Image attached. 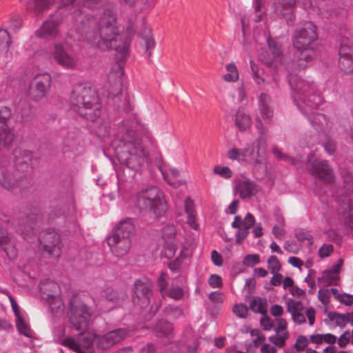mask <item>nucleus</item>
Instances as JSON below:
<instances>
[{
  "label": "nucleus",
  "instance_id": "1",
  "mask_svg": "<svg viewBox=\"0 0 353 353\" xmlns=\"http://www.w3.org/2000/svg\"><path fill=\"white\" fill-rule=\"evenodd\" d=\"M81 32L84 41L91 48L101 51L114 49L118 59L123 63L125 61L130 41L121 34L113 10H105L97 20L88 18L81 21Z\"/></svg>",
  "mask_w": 353,
  "mask_h": 353
},
{
  "label": "nucleus",
  "instance_id": "2",
  "mask_svg": "<svg viewBox=\"0 0 353 353\" xmlns=\"http://www.w3.org/2000/svg\"><path fill=\"white\" fill-rule=\"evenodd\" d=\"M120 132L122 136L115 149L119 161L135 172H140L148 160L149 152L134 130H128L123 134L122 128Z\"/></svg>",
  "mask_w": 353,
  "mask_h": 353
},
{
  "label": "nucleus",
  "instance_id": "3",
  "mask_svg": "<svg viewBox=\"0 0 353 353\" xmlns=\"http://www.w3.org/2000/svg\"><path fill=\"white\" fill-rule=\"evenodd\" d=\"M70 101L74 111L82 117L94 121L101 115L98 93L90 86L82 83L76 85Z\"/></svg>",
  "mask_w": 353,
  "mask_h": 353
},
{
  "label": "nucleus",
  "instance_id": "4",
  "mask_svg": "<svg viewBox=\"0 0 353 353\" xmlns=\"http://www.w3.org/2000/svg\"><path fill=\"white\" fill-rule=\"evenodd\" d=\"M259 137L245 148V163L252 165L256 177L263 178L268 172L266 164L267 142L262 122L256 125Z\"/></svg>",
  "mask_w": 353,
  "mask_h": 353
},
{
  "label": "nucleus",
  "instance_id": "5",
  "mask_svg": "<svg viewBox=\"0 0 353 353\" xmlns=\"http://www.w3.org/2000/svg\"><path fill=\"white\" fill-rule=\"evenodd\" d=\"M135 205L141 212L157 219L163 216L168 210L164 194L157 186H148L137 192Z\"/></svg>",
  "mask_w": 353,
  "mask_h": 353
},
{
  "label": "nucleus",
  "instance_id": "6",
  "mask_svg": "<svg viewBox=\"0 0 353 353\" xmlns=\"http://www.w3.org/2000/svg\"><path fill=\"white\" fill-rule=\"evenodd\" d=\"M316 27L312 22H307L304 26L296 30L294 34L293 45L300 52L298 57L297 67L305 69L307 63L312 61L316 54L312 46V43L317 39Z\"/></svg>",
  "mask_w": 353,
  "mask_h": 353
},
{
  "label": "nucleus",
  "instance_id": "7",
  "mask_svg": "<svg viewBox=\"0 0 353 353\" xmlns=\"http://www.w3.org/2000/svg\"><path fill=\"white\" fill-rule=\"evenodd\" d=\"M163 245L162 254L168 258H172L176 253L178 246L181 250L179 257L187 258L191 255L192 244L187 241L181 231H177L173 225H168L162 230Z\"/></svg>",
  "mask_w": 353,
  "mask_h": 353
},
{
  "label": "nucleus",
  "instance_id": "8",
  "mask_svg": "<svg viewBox=\"0 0 353 353\" xmlns=\"http://www.w3.org/2000/svg\"><path fill=\"white\" fill-rule=\"evenodd\" d=\"M69 322L78 332H83L88 327L91 316L89 307L82 303H71L68 313Z\"/></svg>",
  "mask_w": 353,
  "mask_h": 353
},
{
  "label": "nucleus",
  "instance_id": "9",
  "mask_svg": "<svg viewBox=\"0 0 353 353\" xmlns=\"http://www.w3.org/2000/svg\"><path fill=\"white\" fill-rule=\"evenodd\" d=\"M261 325L265 330H270L274 328L275 334L269 337V341L279 347H283L285 341L289 338V332L287 330V321L284 319H277L274 323L270 319L263 316L261 319Z\"/></svg>",
  "mask_w": 353,
  "mask_h": 353
},
{
  "label": "nucleus",
  "instance_id": "10",
  "mask_svg": "<svg viewBox=\"0 0 353 353\" xmlns=\"http://www.w3.org/2000/svg\"><path fill=\"white\" fill-rule=\"evenodd\" d=\"M54 61L66 70H74L79 62L77 55L73 50H67L62 43H54L50 52Z\"/></svg>",
  "mask_w": 353,
  "mask_h": 353
},
{
  "label": "nucleus",
  "instance_id": "11",
  "mask_svg": "<svg viewBox=\"0 0 353 353\" xmlns=\"http://www.w3.org/2000/svg\"><path fill=\"white\" fill-rule=\"evenodd\" d=\"M96 341V334L83 333L77 341L72 336H67L61 344L77 353H92L94 350V341Z\"/></svg>",
  "mask_w": 353,
  "mask_h": 353
},
{
  "label": "nucleus",
  "instance_id": "12",
  "mask_svg": "<svg viewBox=\"0 0 353 353\" xmlns=\"http://www.w3.org/2000/svg\"><path fill=\"white\" fill-rule=\"evenodd\" d=\"M39 243L43 247V252L51 257L59 258L61 254L62 243L59 234L52 230L42 232Z\"/></svg>",
  "mask_w": 353,
  "mask_h": 353
},
{
  "label": "nucleus",
  "instance_id": "13",
  "mask_svg": "<svg viewBox=\"0 0 353 353\" xmlns=\"http://www.w3.org/2000/svg\"><path fill=\"white\" fill-rule=\"evenodd\" d=\"M134 285V302L140 305L141 307H148L153 295L152 282L147 279H137Z\"/></svg>",
  "mask_w": 353,
  "mask_h": 353
},
{
  "label": "nucleus",
  "instance_id": "14",
  "mask_svg": "<svg viewBox=\"0 0 353 353\" xmlns=\"http://www.w3.org/2000/svg\"><path fill=\"white\" fill-rule=\"evenodd\" d=\"M51 83V78L48 74L37 75L31 81L28 94L35 101L43 99L48 90Z\"/></svg>",
  "mask_w": 353,
  "mask_h": 353
},
{
  "label": "nucleus",
  "instance_id": "15",
  "mask_svg": "<svg viewBox=\"0 0 353 353\" xmlns=\"http://www.w3.org/2000/svg\"><path fill=\"white\" fill-rule=\"evenodd\" d=\"M309 172L312 176L317 178L324 183L331 184L335 181L334 170L325 160H314Z\"/></svg>",
  "mask_w": 353,
  "mask_h": 353
},
{
  "label": "nucleus",
  "instance_id": "16",
  "mask_svg": "<svg viewBox=\"0 0 353 353\" xmlns=\"http://www.w3.org/2000/svg\"><path fill=\"white\" fill-rule=\"evenodd\" d=\"M10 117L11 110L8 108H0V149L9 148L14 139V133L8 125Z\"/></svg>",
  "mask_w": 353,
  "mask_h": 353
},
{
  "label": "nucleus",
  "instance_id": "17",
  "mask_svg": "<svg viewBox=\"0 0 353 353\" xmlns=\"http://www.w3.org/2000/svg\"><path fill=\"white\" fill-rule=\"evenodd\" d=\"M255 218L251 213H248L243 219L239 215L235 216L231 225L233 228H237L239 230L236 233V241L237 243H241L249 234V230L255 224Z\"/></svg>",
  "mask_w": 353,
  "mask_h": 353
},
{
  "label": "nucleus",
  "instance_id": "18",
  "mask_svg": "<svg viewBox=\"0 0 353 353\" xmlns=\"http://www.w3.org/2000/svg\"><path fill=\"white\" fill-rule=\"evenodd\" d=\"M288 81L294 94H296V97L302 100L303 103H307L312 109L317 108L318 103H313L310 102V99L308 101H306L305 97L310 90V85L308 82L292 74L289 75Z\"/></svg>",
  "mask_w": 353,
  "mask_h": 353
},
{
  "label": "nucleus",
  "instance_id": "19",
  "mask_svg": "<svg viewBox=\"0 0 353 353\" xmlns=\"http://www.w3.org/2000/svg\"><path fill=\"white\" fill-rule=\"evenodd\" d=\"M127 335V330L123 328L108 332L103 336L96 335V345L98 349L107 350L121 341Z\"/></svg>",
  "mask_w": 353,
  "mask_h": 353
},
{
  "label": "nucleus",
  "instance_id": "20",
  "mask_svg": "<svg viewBox=\"0 0 353 353\" xmlns=\"http://www.w3.org/2000/svg\"><path fill=\"white\" fill-rule=\"evenodd\" d=\"M296 6V0H278L272 6V13L280 18L285 19L288 22L294 19L293 10Z\"/></svg>",
  "mask_w": 353,
  "mask_h": 353
},
{
  "label": "nucleus",
  "instance_id": "21",
  "mask_svg": "<svg viewBox=\"0 0 353 353\" xmlns=\"http://www.w3.org/2000/svg\"><path fill=\"white\" fill-rule=\"evenodd\" d=\"M61 21L58 19H48L35 32L37 37L47 40H54L59 35V26Z\"/></svg>",
  "mask_w": 353,
  "mask_h": 353
},
{
  "label": "nucleus",
  "instance_id": "22",
  "mask_svg": "<svg viewBox=\"0 0 353 353\" xmlns=\"http://www.w3.org/2000/svg\"><path fill=\"white\" fill-rule=\"evenodd\" d=\"M106 241L112 253L117 256L125 255L129 252L132 245L131 239L127 238H117L109 235Z\"/></svg>",
  "mask_w": 353,
  "mask_h": 353
},
{
  "label": "nucleus",
  "instance_id": "23",
  "mask_svg": "<svg viewBox=\"0 0 353 353\" xmlns=\"http://www.w3.org/2000/svg\"><path fill=\"white\" fill-rule=\"evenodd\" d=\"M124 74V71L119 65L117 71H112L108 75V88L110 96H116L121 90V76Z\"/></svg>",
  "mask_w": 353,
  "mask_h": 353
},
{
  "label": "nucleus",
  "instance_id": "24",
  "mask_svg": "<svg viewBox=\"0 0 353 353\" xmlns=\"http://www.w3.org/2000/svg\"><path fill=\"white\" fill-rule=\"evenodd\" d=\"M135 230L134 225L130 219H126L121 221L119 225L112 231L110 236L117 238L131 239Z\"/></svg>",
  "mask_w": 353,
  "mask_h": 353
},
{
  "label": "nucleus",
  "instance_id": "25",
  "mask_svg": "<svg viewBox=\"0 0 353 353\" xmlns=\"http://www.w3.org/2000/svg\"><path fill=\"white\" fill-rule=\"evenodd\" d=\"M40 291L41 297L45 301H50L60 294V288L59 285L51 280L46 279L40 283Z\"/></svg>",
  "mask_w": 353,
  "mask_h": 353
},
{
  "label": "nucleus",
  "instance_id": "26",
  "mask_svg": "<svg viewBox=\"0 0 353 353\" xmlns=\"http://www.w3.org/2000/svg\"><path fill=\"white\" fill-rule=\"evenodd\" d=\"M271 97L265 92H261L259 97V110L263 119L270 121L274 115L271 106Z\"/></svg>",
  "mask_w": 353,
  "mask_h": 353
},
{
  "label": "nucleus",
  "instance_id": "27",
  "mask_svg": "<svg viewBox=\"0 0 353 353\" xmlns=\"http://www.w3.org/2000/svg\"><path fill=\"white\" fill-rule=\"evenodd\" d=\"M288 310L291 314L295 323H303L305 322V311L303 303L300 301L289 300Z\"/></svg>",
  "mask_w": 353,
  "mask_h": 353
},
{
  "label": "nucleus",
  "instance_id": "28",
  "mask_svg": "<svg viewBox=\"0 0 353 353\" xmlns=\"http://www.w3.org/2000/svg\"><path fill=\"white\" fill-rule=\"evenodd\" d=\"M0 184L8 190H12L20 184V181L9 170L1 169L0 171Z\"/></svg>",
  "mask_w": 353,
  "mask_h": 353
},
{
  "label": "nucleus",
  "instance_id": "29",
  "mask_svg": "<svg viewBox=\"0 0 353 353\" xmlns=\"http://www.w3.org/2000/svg\"><path fill=\"white\" fill-rule=\"evenodd\" d=\"M185 210L187 214V223L194 230L199 228L194 201L189 197L185 200Z\"/></svg>",
  "mask_w": 353,
  "mask_h": 353
},
{
  "label": "nucleus",
  "instance_id": "30",
  "mask_svg": "<svg viewBox=\"0 0 353 353\" xmlns=\"http://www.w3.org/2000/svg\"><path fill=\"white\" fill-rule=\"evenodd\" d=\"M140 35L144 41V49L148 53V57H150L152 54V50L155 47V41L154 39L152 30L148 27H144L140 33Z\"/></svg>",
  "mask_w": 353,
  "mask_h": 353
},
{
  "label": "nucleus",
  "instance_id": "31",
  "mask_svg": "<svg viewBox=\"0 0 353 353\" xmlns=\"http://www.w3.org/2000/svg\"><path fill=\"white\" fill-rule=\"evenodd\" d=\"M13 156L17 165H27L32 159V153L29 150H24L21 147H17L14 150Z\"/></svg>",
  "mask_w": 353,
  "mask_h": 353
},
{
  "label": "nucleus",
  "instance_id": "32",
  "mask_svg": "<svg viewBox=\"0 0 353 353\" xmlns=\"http://www.w3.org/2000/svg\"><path fill=\"white\" fill-rule=\"evenodd\" d=\"M235 124L240 131H245L250 128L252 119L249 114L242 110H238L235 114Z\"/></svg>",
  "mask_w": 353,
  "mask_h": 353
},
{
  "label": "nucleus",
  "instance_id": "33",
  "mask_svg": "<svg viewBox=\"0 0 353 353\" xmlns=\"http://www.w3.org/2000/svg\"><path fill=\"white\" fill-rule=\"evenodd\" d=\"M310 341L312 343L316 345H321L323 343H327L330 345H333L337 341V337L331 334H316L310 336Z\"/></svg>",
  "mask_w": 353,
  "mask_h": 353
},
{
  "label": "nucleus",
  "instance_id": "34",
  "mask_svg": "<svg viewBox=\"0 0 353 353\" xmlns=\"http://www.w3.org/2000/svg\"><path fill=\"white\" fill-rule=\"evenodd\" d=\"M172 325L164 321H160L154 328V332L157 337H172Z\"/></svg>",
  "mask_w": 353,
  "mask_h": 353
},
{
  "label": "nucleus",
  "instance_id": "35",
  "mask_svg": "<svg viewBox=\"0 0 353 353\" xmlns=\"http://www.w3.org/2000/svg\"><path fill=\"white\" fill-rule=\"evenodd\" d=\"M223 79L228 83H235L239 79V73L235 63L230 62L225 65V73L223 75Z\"/></svg>",
  "mask_w": 353,
  "mask_h": 353
},
{
  "label": "nucleus",
  "instance_id": "36",
  "mask_svg": "<svg viewBox=\"0 0 353 353\" xmlns=\"http://www.w3.org/2000/svg\"><path fill=\"white\" fill-rule=\"evenodd\" d=\"M236 188L240 196L242 199H246L253 195L255 185L250 181H243L237 184Z\"/></svg>",
  "mask_w": 353,
  "mask_h": 353
},
{
  "label": "nucleus",
  "instance_id": "37",
  "mask_svg": "<svg viewBox=\"0 0 353 353\" xmlns=\"http://www.w3.org/2000/svg\"><path fill=\"white\" fill-rule=\"evenodd\" d=\"M267 307L266 300L258 296L254 297L250 303V307L252 312L261 314L267 313Z\"/></svg>",
  "mask_w": 353,
  "mask_h": 353
},
{
  "label": "nucleus",
  "instance_id": "38",
  "mask_svg": "<svg viewBox=\"0 0 353 353\" xmlns=\"http://www.w3.org/2000/svg\"><path fill=\"white\" fill-rule=\"evenodd\" d=\"M46 301L48 303L52 313L55 314L56 315H59L63 313L65 307L60 294L53 296V298H52V299L50 301Z\"/></svg>",
  "mask_w": 353,
  "mask_h": 353
},
{
  "label": "nucleus",
  "instance_id": "39",
  "mask_svg": "<svg viewBox=\"0 0 353 353\" xmlns=\"http://www.w3.org/2000/svg\"><path fill=\"white\" fill-rule=\"evenodd\" d=\"M11 43L9 32L6 30H0V56L6 54L8 52Z\"/></svg>",
  "mask_w": 353,
  "mask_h": 353
},
{
  "label": "nucleus",
  "instance_id": "40",
  "mask_svg": "<svg viewBox=\"0 0 353 353\" xmlns=\"http://www.w3.org/2000/svg\"><path fill=\"white\" fill-rule=\"evenodd\" d=\"M318 281L327 286L337 285L339 283V276L325 270L322 276L318 279Z\"/></svg>",
  "mask_w": 353,
  "mask_h": 353
},
{
  "label": "nucleus",
  "instance_id": "41",
  "mask_svg": "<svg viewBox=\"0 0 353 353\" xmlns=\"http://www.w3.org/2000/svg\"><path fill=\"white\" fill-rule=\"evenodd\" d=\"M260 60L262 63H263L265 65L269 68L268 72L270 73L272 76V81L277 84L279 81V72L277 67L274 65V63L270 61L269 59L266 58L265 54H261L259 57Z\"/></svg>",
  "mask_w": 353,
  "mask_h": 353
},
{
  "label": "nucleus",
  "instance_id": "42",
  "mask_svg": "<svg viewBox=\"0 0 353 353\" xmlns=\"http://www.w3.org/2000/svg\"><path fill=\"white\" fill-rule=\"evenodd\" d=\"M16 326L18 331L26 337L31 338L34 332L29 325L23 319L21 316L16 318Z\"/></svg>",
  "mask_w": 353,
  "mask_h": 353
},
{
  "label": "nucleus",
  "instance_id": "43",
  "mask_svg": "<svg viewBox=\"0 0 353 353\" xmlns=\"http://www.w3.org/2000/svg\"><path fill=\"white\" fill-rule=\"evenodd\" d=\"M249 63L251 69V75L254 81L257 85L264 84L265 83V80L262 77L261 72L258 65L255 63L252 60H250Z\"/></svg>",
  "mask_w": 353,
  "mask_h": 353
},
{
  "label": "nucleus",
  "instance_id": "44",
  "mask_svg": "<svg viewBox=\"0 0 353 353\" xmlns=\"http://www.w3.org/2000/svg\"><path fill=\"white\" fill-rule=\"evenodd\" d=\"M339 65L341 70L345 74L353 72V61L352 57H339Z\"/></svg>",
  "mask_w": 353,
  "mask_h": 353
},
{
  "label": "nucleus",
  "instance_id": "45",
  "mask_svg": "<svg viewBox=\"0 0 353 353\" xmlns=\"http://www.w3.org/2000/svg\"><path fill=\"white\" fill-rule=\"evenodd\" d=\"M352 46L347 38L342 39L339 50V57H352Z\"/></svg>",
  "mask_w": 353,
  "mask_h": 353
},
{
  "label": "nucleus",
  "instance_id": "46",
  "mask_svg": "<svg viewBox=\"0 0 353 353\" xmlns=\"http://www.w3.org/2000/svg\"><path fill=\"white\" fill-rule=\"evenodd\" d=\"M227 156L230 160L245 162L244 148L241 150L236 148H233L228 151Z\"/></svg>",
  "mask_w": 353,
  "mask_h": 353
},
{
  "label": "nucleus",
  "instance_id": "47",
  "mask_svg": "<svg viewBox=\"0 0 353 353\" xmlns=\"http://www.w3.org/2000/svg\"><path fill=\"white\" fill-rule=\"evenodd\" d=\"M163 313L165 316H170L174 319H177L183 315V310L173 305H167L163 310Z\"/></svg>",
  "mask_w": 353,
  "mask_h": 353
},
{
  "label": "nucleus",
  "instance_id": "48",
  "mask_svg": "<svg viewBox=\"0 0 353 353\" xmlns=\"http://www.w3.org/2000/svg\"><path fill=\"white\" fill-rule=\"evenodd\" d=\"M184 290L180 286L171 287L166 292L165 296L175 301L181 300L184 296Z\"/></svg>",
  "mask_w": 353,
  "mask_h": 353
},
{
  "label": "nucleus",
  "instance_id": "49",
  "mask_svg": "<svg viewBox=\"0 0 353 353\" xmlns=\"http://www.w3.org/2000/svg\"><path fill=\"white\" fill-rule=\"evenodd\" d=\"M343 205L345 209H348V212H343L345 223L348 227L353 229V209L350 207V201H344Z\"/></svg>",
  "mask_w": 353,
  "mask_h": 353
},
{
  "label": "nucleus",
  "instance_id": "50",
  "mask_svg": "<svg viewBox=\"0 0 353 353\" xmlns=\"http://www.w3.org/2000/svg\"><path fill=\"white\" fill-rule=\"evenodd\" d=\"M48 0H31L28 4L30 8H32L36 12H41L48 6Z\"/></svg>",
  "mask_w": 353,
  "mask_h": 353
},
{
  "label": "nucleus",
  "instance_id": "51",
  "mask_svg": "<svg viewBox=\"0 0 353 353\" xmlns=\"http://www.w3.org/2000/svg\"><path fill=\"white\" fill-rule=\"evenodd\" d=\"M267 263L268 268L272 273L279 272L281 268V265L279 259L274 255H272L268 258Z\"/></svg>",
  "mask_w": 353,
  "mask_h": 353
},
{
  "label": "nucleus",
  "instance_id": "52",
  "mask_svg": "<svg viewBox=\"0 0 353 353\" xmlns=\"http://www.w3.org/2000/svg\"><path fill=\"white\" fill-rule=\"evenodd\" d=\"M272 153L274 155L280 160H283L290 164L294 165L297 161L285 154H283L281 151L276 146L272 148Z\"/></svg>",
  "mask_w": 353,
  "mask_h": 353
},
{
  "label": "nucleus",
  "instance_id": "53",
  "mask_svg": "<svg viewBox=\"0 0 353 353\" xmlns=\"http://www.w3.org/2000/svg\"><path fill=\"white\" fill-rule=\"evenodd\" d=\"M260 263V256L257 254H247L243 257V264L247 267H254Z\"/></svg>",
  "mask_w": 353,
  "mask_h": 353
},
{
  "label": "nucleus",
  "instance_id": "54",
  "mask_svg": "<svg viewBox=\"0 0 353 353\" xmlns=\"http://www.w3.org/2000/svg\"><path fill=\"white\" fill-rule=\"evenodd\" d=\"M269 49L272 52L274 58H279L281 55V46L270 37L267 39Z\"/></svg>",
  "mask_w": 353,
  "mask_h": 353
},
{
  "label": "nucleus",
  "instance_id": "55",
  "mask_svg": "<svg viewBox=\"0 0 353 353\" xmlns=\"http://www.w3.org/2000/svg\"><path fill=\"white\" fill-rule=\"evenodd\" d=\"M232 311L236 316L244 319L248 315V308L243 303H238L233 306Z\"/></svg>",
  "mask_w": 353,
  "mask_h": 353
},
{
  "label": "nucleus",
  "instance_id": "56",
  "mask_svg": "<svg viewBox=\"0 0 353 353\" xmlns=\"http://www.w3.org/2000/svg\"><path fill=\"white\" fill-rule=\"evenodd\" d=\"M296 237L301 242L307 241L309 245H312L313 244V237L312 234L305 230H301L298 231L296 233Z\"/></svg>",
  "mask_w": 353,
  "mask_h": 353
},
{
  "label": "nucleus",
  "instance_id": "57",
  "mask_svg": "<svg viewBox=\"0 0 353 353\" xmlns=\"http://www.w3.org/2000/svg\"><path fill=\"white\" fill-rule=\"evenodd\" d=\"M158 288L161 294L162 298H164L166 294V289L168 285V283L166 280V274L163 272L161 274L157 281Z\"/></svg>",
  "mask_w": 353,
  "mask_h": 353
},
{
  "label": "nucleus",
  "instance_id": "58",
  "mask_svg": "<svg viewBox=\"0 0 353 353\" xmlns=\"http://www.w3.org/2000/svg\"><path fill=\"white\" fill-rule=\"evenodd\" d=\"M214 173L225 179L231 178L232 175V170L226 166H215L214 168Z\"/></svg>",
  "mask_w": 353,
  "mask_h": 353
},
{
  "label": "nucleus",
  "instance_id": "59",
  "mask_svg": "<svg viewBox=\"0 0 353 353\" xmlns=\"http://www.w3.org/2000/svg\"><path fill=\"white\" fill-rule=\"evenodd\" d=\"M309 343L308 339L303 335H300L297 337L295 344H294V348L298 352L303 351L305 347L307 346Z\"/></svg>",
  "mask_w": 353,
  "mask_h": 353
},
{
  "label": "nucleus",
  "instance_id": "60",
  "mask_svg": "<svg viewBox=\"0 0 353 353\" xmlns=\"http://www.w3.org/2000/svg\"><path fill=\"white\" fill-rule=\"evenodd\" d=\"M334 252V247L332 244H323L319 250V256L324 259L330 256Z\"/></svg>",
  "mask_w": 353,
  "mask_h": 353
},
{
  "label": "nucleus",
  "instance_id": "61",
  "mask_svg": "<svg viewBox=\"0 0 353 353\" xmlns=\"http://www.w3.org/2000/svg\"><path fill=\"white\" fill-rule=\"evenodd\" d=\"M3 251L6 253L9 259H13L17 256V251L15 246L10 241L9 244L1 245Z\"/></svg>",
  "mask_w": 353,
  "mask_h": 353
},
{
  "label": "nucleus",
  "instance_id": "62",
  "mask_svg": "<svg viewBox=\"0 0 353 353\" xmlns=\"http://www.w3.org/2000/svg\"><path fill=\"white\" fill-rule=\"evenodd\" d=\"M209 285L213 288H221L223 282L221 277L218 274H211L208 279Z\"/></svg>",
  "mask_w": 353,
  "mask_h": 353
},
{
  "label": "nucleus",
  "instance_id": "63",
  "mask_svg": "<svg viewBox=\"0 0 353 353\" xmlns=\"http://www.w3.org/2000/svg\"><path fill=\"white\" fill-rule=\"evenodd\" d=\"M250 334L252 336L256 337L252 341L254 347H257L261 343L264 342L265 340V336L259 330H252Z\"/></svg>",
  "mask_w": 353,
  "mask_h": 353
},
{
  "label": "nucleus",
  "instance_id": "64",
  "mask_svg": "<svg viewBox=\"0 0 353 353\" xmlns=\"http://www.w3.org/2000/svg\"><path fill=\"white\" fill-rule=\"evenodd\" d=\"M350 332L349 331H345L343 333L340 337L337 339L338 345L340 347H345L350 342Z\"/></svg>",
  "mask_w": 353,
  "mask_h": 353
}]
</instances>
